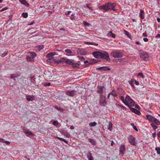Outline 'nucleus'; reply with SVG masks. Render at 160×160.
<instances>
[{
  "instance_id": "obj_28",
  "label": "nucleus",
  "mask_w": 160,
  "mask_h": 160,
  "mask_svg": "<svg viewBox=\"0 0 160 160\" xmlns=\"http://www.w3.org/2000/svg\"><path fill=\"white\" fill-rule=\"evenodd\" d=\"M80 64L77 63H75V62L73 63V64L72 65V68H76L78 67L79 66Z\"/></svg>"
},
{
  "instance_id": "obj_7",
  "label": "nucleus",
  "mask_w": 160,
  "mask_h": 160,
  "mask_svg": "<svg viewBox=\"0 0 160 160\" xmlns=\"http://www.w3.org/2000/svg\"><path fill=\"white\" fill-rule=\"evenodd\" d=\"M128 140L130 144L131 145H134L136 143L135 142V138H134L133 136L130 135L128 137Z\"/></svg>"
},
{
  "instance_id": "obj_57",
  "label": "nucleus",
  "mask_w": 160,
  "mask_h": 160,
  "mask_svg": "<svg viewBox=\"0 0 160 160\" xmlns=\"http://www.w3.org/2000/svg\"><path fill=\"white\" fill-rule=\"evenodd\" d=\"M5 143L7 145H9L10 144V142L9 141H5Z\"/></svg>"
},
{
  "instance_id": "obj_14",
  "label": "nucleus",
  "mask_w": 160,
  "mask_h": 160,
  "mask_svg": "<svg viewBox=\"0 0 160 160\" xmlns=\"http://www.w3.org/2000/svg\"><path fill=\"white\" fill-rule=\"evenodd\" d=\"M131 111L137 115H140L141 113L140 112L134 108H130Z\"/></svg>"
},
{
  "instance_id": "obj_24",
  "label": "nucleus",
  "mask_w": 160,
  "mask_h": 160,
  "mask_svg": "<svg viewBox=\"0 0 160 160\" xmlns=\"http://www.w3.org/2000/svg\"><path fill=\"white\" fill-rule=\"evenodd\" d=\"M131 99H132L128 95H126V98H125V100L126 102H127L128 103V105H129V102L131 101Z\"/></svg>"
},
{
  "instance_id": "obj_51",
  "label": "nucleus",
  "mask_w": 160,
  "mask_h": 160,
  "mask_svg": "<svg viewBox=\"0 0 160 160\" xmlns=\"http://www.w3.org/2000/svg\"><path fill=\"white\" fill-rule=\"evenodd\" d=\"M133 129L135 130L136 131H138V128H137L135 126H133Z\"/></svg>"
},
{
  "instance_id": "obj_18",
  "label": "nucleus",
  "mask_w": 160,
  "mask_h": 160,
  "mask_svg": "<svg viewBox=\"0 0 160 160\" xmlns=\"http://www.w3.org/2000/svg\"><path fill=\"white\" fill-rule=\"evenodd\" d=\"M135 102L134 101L131 99V101H130L129 102V105H127L128 106L129 108H130L132 107H134L135 106L134 105Z\"/></svg>"
},
{
  "instance_id": "obj_30",
  "label": "nucleus",
  "mask_w": 160,
  "mask_h": 160,
  "mask_svg": "<svg viewBox=\"0 0 160 160\" xmlns=\"http://www.w3.org/2000/svg\"><path fill=\"white\" fill-rule=\"evenodd\" d=\"M89 142L91 143V144L93 145H95L96 142L93 139H89Z\"/></svg>"
},
{
  "instance_id": "obj_44",
  "label": "nucleus",
  "mask_w": 160,
  "mask_h": 160,
  "mask_svg": "<svg viewBox=\"0 0 160 160\" xmlns=\"http://www.w3.org/2000/svg\"><path fill=\"white\" fill-rule=\"evenodd\" d=\"M90 4H86V6L87 8H88L90 10H92L93 9L92 7H89V6L90 5Z\"/></svg>"
},
{
  "instance_id": "obj_23",
  "label": "nucleus",
  "mask_w": 160,
  "mask_h": 160,
  "mask_svg": "<svg viewBox=\"0 0 160 160\" xmlns=\"http://www.w3.org/2000/svg\"><path fill=\"white\" fill-rule=\"evenodd\" d=\"M103 87L102 86H99L98 87V90L97 92L99 93H102L103 92Z\"/></svg>"
},
{
  "instance_id": "obj_41",
  "label": "nucleus",
  "mask_w": 160,
  "mask_h": 160,
  "mask_svg": "<svg viewBox=\"0 0 160 160\" xmlns=\"http://www.w3.org/2000/svg\"><path fill=\"white\" fill-rule=\"evenodd\" d=\"M53 124L54 126H57L58 125V122L57 121H54Z\"/></svg>"
},
{
  "instance_id": "obj_19",
  "label": "nucleus",
  "mask_w": 160,
  "mask_h": 160,
  "mask_svg": "<svg viewBox=\"0 0 160 160\" xmlns=\"http://www.w3.org/2000/svg\"><path fill=\"white\" fill-rule=\"evenodd\" d=\"M34 97L33 95H28L26 97L27 100L28 101H32L34 99Z\"/></svg>"
},
{
  "instance_id": "obj_3",
  "label": "nucleus",
  "mask_w": 160,
  "mask_h": 160,
  "mask_svg": "<svg viewBox=\"0 0 160 160\" xmlns=\"http://www.w3.org/2000/svg\"><path fill=\"white\" fill-rule=\"evenodd\" d=\"M111 54L113 57L114 58H120L122 56V53L117 51H113Z\"/></svg>"
},
{
  "instance_id": "obj_2",
  "label": "nucleus",
  "mask_w": 160,
  "mask_h": 160,
  "mask_svg": "<svg viewBox=\"0 0 160 160\" xmlns=\"http://www.w3.org/2000/svg\"><path fill=\"white\" fill-rule=\"evenodd\" d=\"M139 55L140 58L144 61H146L149 57L148 53L146 51H143L141 50H139Z\"/></svg>"
},
{
  "instance_id": "obj_32",
  "label": "nucleus",
  "mask_w": 160,
  "mask_h": 160,
  "mask_svg": "<svg viewBox=\"0 0 160 160\" xmlns=\"http://www.w3.org/2000/svg\"><path fill=\"white\" fill-rule=\"evenodd\" d=\"M27 59L28 62H32L33 61V59L28 55L27 56Z\"/></svg>"
},
{
  "instance_id": "obj_37",
  "label": "nucleus",
  "mask_w": 160,
  "mask_h": 160,
  "mask_svg": "<svg viewBox=\"0 0 160 160\" xmlns=\"http://www.w3.org/2000/svg\"><path fill=\"white\" fill-rule=\"evenodd\" d=\"M22 16L24 18H27L28 16V13L27 12H23L22 14Z\"/></svg>"
},
{
  "instance_id": "obj_12",
  "label": "nucleus",
  "mask_w": 160,
  "mask_h": 160,
  "mask_svg": "<svg viewBox=\"0 0 160 160\" xmlns=\"http://www.w3.org/2000/svg\"><path fill=\"white\" fill-rule=\"evenodd\" d=\"M92 54L96 58H100L101 52L96 51L92 52Z\"/></svg>"
},
{
  "instance_id": "obj_4",
  "label": "nucleus",
  "mask_w": 160,
  "mask_h": 160,
  "mask_svg": "<svg viewBox=\"0 0 160 160\" xmlns=\"http://www.w3.org/2000/svg\"><path fill=\"white\" fill-rule=\"evenodd\" d=\"M100 58H103L107 60H110L108 53L107 52L104 51H102L101 52Z\"/></svg>"
},
{
  "instance_id": "obj_59",
  "label": "nucleus",
  "mask_w": 160,
  "mask_h": 160,
  "mask_svg": "<svg viewBox=\"0 0 160 160\" xmlns=\"http://www.w3.org/2000/svg\"><path fill=\"white\" fill-rule=\"evenodd\" d=\"M156 38H160V34H158L156 36Z\"/></svg>"
},
{
  "instance_id": "obj_63",
  "label": "nucleus",
  "mask_w": 160,
  "mask_h": 160,
  "mask_svg": "<svg viewBox=\"0 0 160 160\" xmlns=\"http://www.w3.org/2000/svg\"><path fill=\"white\" fill-rule=\"evenodd\" d=\"M122 109L124 110H126V108L125 107L123 106H122Z\"/></svg>"
},
{
  "instance_id": "obj_34",
  "label": "nucleus",
  "mask_w": 160,
  "mask_h": 160,
  "mask_svg": "<svg viewBox=\"0 0 160 160\" xmlns=\"http://www.w3.org/2000/svg\"><path fill=\"white\" fill-rule=\"evenodd\" d=\"M97 124V123L94 122H91L89 123V125L90 127H94Z\"/></svg>"
},
{
  "instance_id": "obj_48",
  "label": "nucleus",
  "mask_w": 160,
  "mask_h": 160,
  "mask_svg": "<svg viewBox=\"0 0 160 160\" xmlns=\"http://www.w3.org/2000/svg\"><path fill=\"white\" fill-rule=\"evenodd\" d=\"M138 76H140L142 78H144V76L142 73H139L138 74Z\"/></svg>"
},
{
  "instance_id": "obj_1",
  "label": "nucleus",
  "mask_w": 160,
  "mask_h": 160,
  "mask_svg": "<svg viewBox=\"0 0 160 160\" xmlns=\"http://www.w3.org/2000/svg\"><path fill=\"white\" fill-rule=\"evenodd\" d=\"M146 117V119H148L149 122H152V123H153L154 125H158L160 124V122L158 119L151 115H147Z\"/></svg>"
},
{
  "instance_id": "obj_49",
  "label": "nucleus",
  "mask_w": 160,
  "mask_h": 160,
  "mask_svg": "<svg viewBox=\"0 0 160 160\" xmlns=\"http://www.w3.org/2000/svg\"><path fill=\"white\" fill-rule=\"evenodd\" d=\"M8 9V8L7 7H5L4 8L2 9L1 10H0V12H2L4 10H6Z\"/></svg>"
},
{
  "instance_id": "obj_27",
  "label": "nucleus",
  "mask_w": 160,
  "mask_h": 160,
  "mask_svg": "<svg viewBox=\"0 0 160 160\" xmlns=\"http://www.w3.org/2000/svg\"><path fill=\"white\" fill-rule=\"evenodd\" d=\"M108 35L109 36H111L113 38H115V35L114 34L112 33V32L111 31H110L108 32Z\"/></svg>"
},
{
  "instance_id": "obj_45",
  "label": "nucleus",
  "mask_w": 160,
  "mask_h": 160,
  "mask_svg": "<svg viewBox=\"0 0 160 160\" xmlns=\"http://www.w3.org/2000/svg\"><path fill=\"white\" fill-rule=\"evenodd\" d=\"M38 51H39L43 48V46L42 45H41L38 46Z\"/></svg>"
},
{
  "instance_id": "obj_47",
  "label": "nucleus",
  "mask_w": 160,
  "mask_h": 160,
  "mask_svg": "<svg viewBox=\"0 0 160 160\" xmlns=\"http://www.w3.org/2000/svg\"><path fill=\"white\" fill-rule=\"evenodd\" d=\"M51 83L50 82H45L44 83V85L46 86H50Z\"/></svg>"
},
{
  "instance_id": "obj_16",
  "label": "nucleus",
  "mask_w": 160,
  "mask_h": 160,
  "mask_svg": "<svg viewBox=\"0 0 160 160\" xmlns=\"http://www.w3.org/2000/svg\"><path fill=\"white\" fill-rule=\"evenodd\" d=\"M125 151V147L124 145L123 144L121 145L119 148L120 152L123 154Z\"/></svg>"
},
{
  "instance_id": "obj_58",
  "label": "nucleus",
  "mask_w": 160,
  "mask_h": 160,
  "mask_svg": "<svg viewBox=\"0 0 160 160\" xmlns=\"http://www.w3.org/2000/svg\"><path fill=\"white\" fill-rule=\"evenodd\" d=\"M81 50L80 49H78L77 51V52L78 53L80 54H81L82 53L80 52V51H81Z\"/></svg>"
},
{
  "instance_id": "obj_38",
  "label": "nucleus",
  "mask_w": 160,
  "mask_h": 160,
  "mask_svg": "<svg viewBox=\"0 0 160 160\" xmlns=\"http://www.w3.org/2000/svg\"><path fill=\"white\" fill-rule=\"evenodd\" d=\"M25 133L26 134H28V136L29 135H32V133L31 132H30L29 131H26L25 132Z\"/></svg>"
},
{
  "instance_id": "obj_36",
  "label": "nucleus",
  "mask_w": 160,
  "mask_h": 160,
  "mask_svg": "<svg viewBox=\"0 0 160 160\" xmlns=\"http://www.w3.org/2000/svg\"><path fill=\"white\" fill-rule=\"evenodd\" d=\"M151 126L152 127L153 129L155 131L158 128V127L156 126L157 125L153 124V123H151Z\"/></svg>"
},
{
  "instance_id": "obj_29",
  "label": "nucleus",
  "mask_w": 160,
  "mask_h": 160,
  "mask_svg": "<svg viewBox=\"0 0 160 160\" xmlns=\"http://www.w3.org/2000/svg\"><path fill=\"white\" fill-rule=\"evenodd\" d=\"M56 138L60 141H63L66 143L67 144L68 143V142L67 141H66V140H65L64 139H63V138H59L58 137H57Z\"/></svg>"
},
{
  "instance_id": "obj_11",
  "label": "nucleus",
  "mask_w": 160,
  "mask_h": 160,
  "mask_svg": "<svg viewBox=\"0 0 160 160\" xmlns=\"http://www.w3.org/2000/svg\"><path fill=\"white\" fill-rule=\"evenodd\" d=\"M99 9L101 10H103L105 11H107L109 9L108 3L105 4L104 5L100 6L99 7Z\"/></svg>"
},
{
  "instance_id": "obj_43",
  "label": "nucleus",
  "mask_w": 160,
  "mask_h": 160,
  "mask_svg": "<svg viewBox=\"0 0 160 160\" xmlns=\"http://www.w3.org/2000/svg\"><path fill=\"white\" fill-rule=\"evenodd\" d=\"M18 76H17L15 74H13L11 75V78L12 79H14L15 78H17Z\"/></svg>"
},
{
  "instance_id": "obj_42",
  "label": "nucleus",
  "mask_w": 160,
  "mask_h": 160,
  "mask_svg": "<svg viewBox=\"0 0 160 160\" xmlns=\"http://www.w3.org/2000/svg\"><path fill=\"white\" fill-rule=\"evenodd\" d=\"M112 124L111 123H110L109 124V127L108 129L110 130V131L112 130Z\"/></svg>"
},
{
  "instance_id": "obj_60",
  "label": "nucleus",
  "mask_w": 160,
  "mask_h": 160,
  "mask_svg": "<svg viewBox=\"0 0 160 160\" xmlns=\"http://www.w3.org/2000/svg\"><path fill=\"white\" fill-rule=\"evenodd\" d=\"M129 83L130 84L131 86H132V81H129Z\"/></svg>"
},
{
  "instance_id": "obj_64",
  "label": "nucleus",
  "mask_w": 160,
  "mask_h": 160,
  "mask_svg": "<svg viewBox=\"0 0 160 160\" xmlns=\"http://www.w3.org/2000/svg\"><path fill=\"white\" fill-rule=\"evenodd\" d=\"M157 21L158 22H160V18H157Z\"/></svg>"
},
{
  "instance_id": "obj_8",
  "label": "nucleus",
  "mask_w": 160,
  "mask_h": 160,
  "mask_svg": "<svg viewBox=\"0 0 160 160\" xmlns=\"http://www.w3.org/2000/svg\"><path fill=\"white\" fill-rule=\"evenodd\" d=\"M63 61L64 62L70 65H72L74 63V62H75V61L73 59H67L66 58H63Z\"/></svg>"
},
{
  "instance_id": "obj_52",
  "label": "nucleus",
  "mask_w": 160,
  "mask_h": 160,
  "mask_svg": "<svg viewBox=\"0 0 160 160\" xmlns=\"http://www.w3.org/2000/svg\"><path fill=\"white\" fill-rule=\"evenodd\" d=\"M0 142H2L5 143V141L4 139L0 138Z\"/></svg>"
},
{
  "instance_id": "obj_39",
  "label": "nucleus",
  "mask_w": 160,
  "mask_h": 160,
  "mask_svg": "<svg viewBox=\"0 0 160 160\" xmlns=\"http://www.w3.org/2000/svg\"><path fill=\"white\" fill-rule=\"evenodd\" d=\"M63 135L64 136H66L67 137V138H69L70 136V135L69 134L68 132H66L64 134H63Z\"/></svg>"
},
{
  "instance_id": "obj_10",
  "label": "nucleus",
  "mask_w": 160,
  "mask_h": 160,
  "mask_svg": "<svg viewBox=\"0 0 160 160\" xmlns=\"http://www.w3.org/2000/svg\"><path fill=\"white\" fill-rule=\"evenodd\" d=\"M108 8L109 10H112L113 11H116V9L115 8L116 4L114 3H108Z\"/></svg>"
},
{
  "instance_id": "obj_17",
  "label": "nucleus",
  "mask_w": 160,
  "mask_h": 160,
  "mask_svg": "<svg viewBox=\"0 0 160 160\" xmlns=\"http://www.w3.org/2000/svg\"><path fill=\"white\" fill-rule=\"evenodd\" d=\"M65 51L66 53L68 54H67V55L72 56L73 55V52L70 49H65Z\"/></svg>"
},
{
  "instance_id": "obj_53",
  "label": "nucleus",
  "mask_w": 160,
  "mask_h": 160,
  "mask_svg": "<svg viewBox=\"0 0 160 160\" xmlns=\"http://www.w3.org/2000/svg\"><path fill=\"white\" fill-rule=\"evenodd\" d=\"M143 40L145 42H147L148 41V39L147 38H144Z\"/></svg>"
},
{
  "instance_id": "obj_6",
  "label": "nucleus",
  "mask_w": 160,
  "mask_h": 160,
  "mask_svg": "<svg viewBox=\"0 0 160 160\" xmlns=\"http://www.w3.org/2000/svg\"><path fill=\"white\" fill-rule=\"evenodd\" d=\"M106 98L105 96L101 95L99 101V103L100 105L104 106L106 103Z\"/></svg>"
},
{
  "instance_id": "obj_55",
  "label": "nucleus",
  "mask_w": 160,
  "mask_h": 160,
  "mask_svg": "<svg viewBox=\"0 0 160 160\" xmlns=\"http://www.w3.org/2000/svg\"><path fill=\"white\" fill-rule=\"evenodd\" d=\"M134 83H135V84L137 85H139V83L136 80H135L134 81Z\"/></svg>"
},
{
  "instance_id": "obj_54",
  "label": "nucleus",
  "mask_w": 160,
  "mask_h": 160,
  "mask_svg": "<svg viewBox=\"0 0 160 160\" xmlns=\"http://www.w3.org/2000/svg\"><path fill=\"white\" fill-rule=\"evenodd\" d=\"M79 58L82 61H83L84 60V58L82 56L79 57Z\"/></svg>"
},
{
  "instance_id": "obj_33",
  "label": "nucleus",
  "mask_w": 160,
  "mask_h": 160,
  "mask_svg": "<svg viewBox=\"0 0 160 160\" xmlns=\"http://www.w3.org/2000/svg\"><path fill=\"white\" fill-rule=\"evenodd\" d=\"M110 93L111 95H112L114 97H117V94L115 92V91L114 90H112V92H110Z\"/></svg>"
},
{
  "instance_id": "obj_9",
  "label": "nucleus",
  "mask_w": 160,
  "mask_h": 160,
  "mask_svg": "<svg viewBox=\"0 0 160 160\" xmlns=\"http://www.w3.org/2000/svg\"><path fill=\"white\" fill-rule=\"evenodd\" d=\"M77 91L75 90L68 91L66 92V94L70 96H73L76 94Z\"/></svg>"
},
{
  "instance_id": "obj_56",
  "label": "nucleus",
  "mask_w": 160,
  "mask_h": 160,
  "mask_svg": "<svg viewBox=\"0 0 160 160\" xmlns=\"http://www.w3.org/2000/svg\"><path fill=\"white\" fill-rule=\"evenodd\" d=\"M152 137L153 138H155L156 137V133H154L152 134Z\"/></svg>"
},
{
  "instance_id": "obj_13",
  "label": "nucleus",
  "mask_w": 160,
  "mask_h": 160,
  "mask_svg": "<svg viewBox=\"0 0 160 160\" xmlns=\"http://www.w3.org/2000/svg\"><path fill=\"white\" fill-rule=\"evenodd\" d=\"M28 55L31 57L33 59L37 55L36 53L34 52H28Z\"/></svg>"
},
{
  "instance_id": "obj_15",
  "label": "nucleus",
  "mask_w": 160,
  "mask_h": 160,
  "mask_svg": "<svg viewBox=\"0 0 160 160\" xmlns=\"http://www.w3.org/2000/svg\"><path fill=\"white\" fill-rule=\"evenodd\" d=\"M44 74L45 75V77L47 78H50L52 77L51 73L50 72L48 71H46L44 73Z\"/></svg>"
},
{
  "instance_id": "obj_5",
  "label": "nucleus",
  "mask_w": 160,
  "mask_h": 160,
  "mask_svg": "<svg viewBox=\"0 0 160 160\" xmlns=\"http://www.w3.org/2000/svg\"><path fill=\"white\" fill-rule=\"evenodd\" d=\"M55 52H52L48 53L47 57L48 58L47 61L48 62H52L54 61L53 56L55 55Z\"/></svg>"
},
{
  "instance_id": "obj_50",
  "label": "nucleus",
  "mask_w": 160,
  "mask_h": 160,
  "mask_svg": "<svg viewBox=\"0 0 160 160\" xmlns=\"http://www.w3.org/2000/svg\"><path fill=\"white\" fill-rule=\"evenodd\" d=\"M85 44L88 45H92L93 43L92 42H85L84 43Z\"/></svg>"
},
{
  "instance_id": "obj_46",
  "label": "nucleus",
  "mask_w": 160,
  "mask_h": 160,
  "mask_svg": "<svg viewBox=\"0 0 160 160\" xmlns=\"http://www.w3.org/2000/svg\"><path fill=\"white\" fill-rule=\"evenodd\" d=\"M7 54H8V53L7 52H4L2 54V55H1V56L2 57H5V56H6Z\"/></svg>"
},
{
  "instance_id": "obj_22",
  "label": "nucleus",
  "mask_w": 160,
  "mask_h": 160,
  "mask_svg": "<svg viewBox=\"0 0 160 160\" xmlns=\"http://www.w3.org/2000/svg\"><path fill=\"white\" fill-rule=\"evenodd\" d=\"M87 156L88 159V160H93V157L90 152L88 153Z\"/></svg>"
},
{
  "instance_id": "obj_40",
  "label": "nucleus",
  "mask_w": 160,
  "mask_h": 160,
  "mask_svg": "<svg viewBox=\"0 0 160 160\" xmlns=\"http://www.w3.org/2000/svg\"><path fill=\"white\" fill-rule=\"evenodd\" d=\"M155 150H156L158 154H159L160 153V148H156Z\"/></svg>"
},
{
  "instance_id": "obj_35",
  "label": "nucleus",
  "mask_w": 160,
  "mask_h": 160,
  "mask_svg": "<svg viewBox=\"0 0 160 160\" xmlns=\"http://www.w3.org/2000/svg\"><path fill=\"white\" fill-rule=\"evenodd\" d=\"M124 32L125 35H126L129 38L130 37L129 32H127L125 30H124Z\"/></svg>"
},
{
  "instance_id": "obj_25",
  "label": "nucleus",
  "mask_w": 160,
  "mask_h": 160,
  "mask_svg": "<svg viewBox=\"0 0 160 160\" xmlns=\"http://www.w3.org/2000/svg\"><path fill=\"white\" fill-rule=\"evenodd\" d=\"M144 11L142 10L140 11V12L139 13V16L142 19H143L144 18L143 15Z\"/></svg>"
},
{
  "instance_id": "obj_61",
  "label": "nucleus",
  "mask_w": 160,
  "mask_h": 160,
  "mask_svg": "<svg viewBox=\"0 0 160 160\" xmlns=\"http://www.w3.org/2000/svg\"><path fill=\"white\" fill-rule=\"evenodd\" d=\"M60 30H62V31H65V29L63 28H61L60 29Z\"/></svg>"
},
{
  "instance_id": "obj_31",
  "label": "nucleus",
  "mask_w": 160,
  "mask_h": 160,
  "mask_svg": "<svg viewBox=\"0 0 160 160\" xmlns=\"http://www.w3.org/2000/svg\"><path fill=\"white\" fill-rule=\"evenodd\" d=\"M83 23L85 26H87L88 27H90L91 25L90 23L86 21H83Z\"/></svg>"
},
{
  "instance_id": "obj_26",
  "label": "nucleus",
  "mask_w": 160,
  "mask_h": 160,
  "mask_svg": "<svg viewBox=\"0 0 160 160\" xmlns=\"http://www.w3.org/2000/svg\"><path fill=\"white\" fill-rule=\"evenodd\" d=\"M121 99L122 102L125 104V105H128V103L126 102L125 99L124 98V97L123 96H122L121 97Z\"/></svg>"
},
{
  "instance_id": "obj_21",
  "label": "nucleus",
  "mask_w": 160,
  "mask_h": 160,
  "mask_svg": "<svg viewBox=\"0 0 160 160\" xmlns=\"http://www.w3.org/2000/svg\"><path fill=\"white\" fill-rule=\"evenodd\" d=\"M111 69V68H108V67H102L99 68V70L104 71L110 70Z\"/></svg>"
},
{
  "instance_id": "obj_20",
  "label": "nucleus",
  "mask_w": 160,
  "mask_h": 160,
  "mask_svg": "<svg viewBox=\"0 0 160 160\" xmlns=\"http://www.w3.org/2000/svg\"><path fill=\"white\" fill-rule=\"evenodd\" d=\"M19 1L22 4L24 5L27 7H29V4L25 0H19Z\"/></svg>"
},
{
  "instance_id": "obj_62",
  "label": "nucleus",
  "mask_w": 160,
  "mask_h": 160,
  "mask_svg": "<svg viewBox=\"0 0 160 160\" xmlns=\"http://www.w3.org/2000/svg\"><path fill=\"white\" fill-rule=\"evenodd\" d=\"M135 43L138 45L140 44V43L139 42H136Z\"/></svg>"
}]
</instances>
